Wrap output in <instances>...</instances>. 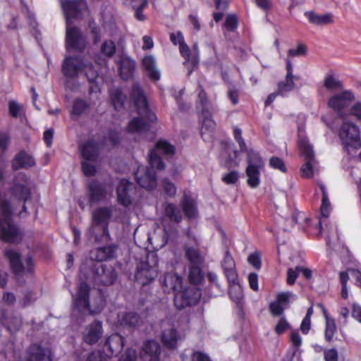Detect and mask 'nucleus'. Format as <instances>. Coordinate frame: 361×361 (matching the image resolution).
<instances>
[{
	"instance_id": "6e6d98bb",
	"label": "nucleus",
	"mask_w": 361,
	"mask_h": 361,
	"mask_svg": "<svg viewBox=\"0 0 361 361\" xmlns=\"http://www.w3.org/2000/svg\"><path fill=\"white\" fill-rule=\"evenodd\" d=\"M290 341L293 347L291 348H298L301 345L302 338L298 331H293L290 333Z\"/></svg>"
},
{
	"instance_id": "a19ab883",
	"label": "nucleus",
	"mask_w": 361,
	"mask_h": 361,
	"mask_svg": "<svg viewBox=\"0 0 361 361\" xmlns=\"http://www.w3.org/2000/svg\"><path fill=\"white\" fill-rule=\"evenodd\" d=\"M320 188L322 192V206H321V213L323 216L328 217L329 215L330 210H331L330 202L327 197V194H326L324 185L321 184Z\"/></svg>"
},
{
	"instance_id": "de8ad7c7",
	"label": "nucleus",
	"mask_w": 361,
	"mask_h": 361,
	"mask_svg": "<svg viewBox=\"0 0 361 361\" xmlns=\"http://www.w3.org/2000/svg\"><path fill=\"white\" fill-rule=\"evenodd\" d=\"M224 25L228 31H235L238 27V19L236 16L233 14L228 15L226 18Z\"/></svg>"
},
{
	"instance_id": "13d9d810",
	"label": "nucleus",
	"mask_w": 361,
	"mask_h": 361,
	"mask_svg": "<svg viewBox=\"0 0 361 361\" xmlns=\"http://www.w3.org/2000/svg\"><path fill=\"white\" fill-rule=\"evenodd\" d=\"M290 327L289 324L284 317H282L279 321L275 327V331L278 334H283L286 329Z\"/></svg>"
},
{
	"instance_id": "6e6552de",
	"label": "nucleus",
	"mask_w": 361,
	"mask_h": 361,
	"mask_svg": "<svg viewBox=\"0 0 361 361\" xmlns=\"http://www.w3.org/2000/svg\"><path fill=\"white\" fill-rule=\"evenodd\" d=\"M338 135L346 150H349L350 147L358 149L361 147L360 131L355 124L350 122L343 123Z\"/></svg>"
},
{
	"instance_id": "9b49d317",
	"label": "nucleus",
	"mask_w": 361,
	"mask_h": 361,
	"mask_svg": "<svg viewBox=\"0 0 361 361\" xmlns=\"http://www.w3.org/2000/svg\"><path fill=\"white\" fill-rule=\"evenodd\" d=\"M5 256L8 259L12 271L16 276H20L26 270L32 273L33 270L32 259L31 257H27L25 262L27 267L25 269L22 262L20 255L13 249H8L5 251Z\"/></svg>"
},
{
	"instance_id": "f704fd0d",
	"label": "nucleus",
	"mask_w": 361,
	"mask_h": 361,
	"mask_svg": "<svg viewBox=\"0 0 361 361\" xmlns=\"http://www.w3.org/2000/svg\"><path fill=\"white\" fill-rule=\"evenodd\" d=\"M295 79H298V77L286 75L285 80L278 85V94L283 96L292 91L295 86L293 82Z\"/></svg>"
},
{
	"instance_id": "49530a36",
	"label": "nucleus",
	"mask_w": 361,
	"mask_h": 361,
	"mask_svg": "<svg viewBox=\"0 0 361 361\" xmlns=\"http://www.w3.org/2000/svg\"><path fill=\"white\" fill-rule=\"evenodd\" d=\"M90 162V161L83 159L81 161L82 170L85 176H94L96 173L97 169L95 166Z\"/></svg>"
},
{
	"instance_id": "e433bc0d",
	"label": "nucleus",
	"mask_w": 361,
	"mask_h": 361,
	"mask_svg": "<svg viewBox=\"0 0 361 361\" xmlns=\"http://www.w3.org/2000/svg\"><path fill=\"white\" fill-rule=\"evenodd\" d=\"M164 211L166 216L169 217L171 221L178 223L182 220L180 211L176 205L171 203L166 204Z\"/></svg>"
},
{
	"instance_id": "774afa93",
	"label": "nucleus",
	"mask_w": 361,
	"mask_h": 361,
	"mask_svg": "<svg viewBox=\"0 0 361 361\" xmlns=\"http://www.w3.org/2000/svg\"><path fill=\"white\" fill-rule=\"evenodd\" d=\"M92 255L95 260L99 262L106 260L108 259V255L104 254L101 247H98L94 252H92Z\"/></svg>"
},
{
	"instance_id": "473e14b6",
	"label": "nucleus",
	"mask_w": 361,
	"mask_h": 361,
	"mask_svg": "<svg viewBox=\"0 0 361 361\" xmlns=\"http://www.w3.org/2000/svg\"><path fill=\"white\" fill-rule=\"evenodd\" d=\"M111 103L116 110L119 111L123 107L126 97L118 88H112L109 90Z\"/></svg>"
},
{
	"instance_id": "1a4fd4ad",
	"label": "nucleus",
	"mask_w": 361,
	"mask_h": 361,
	"mask_svg": "<svg viewBox=\"0 0 361 361\" xmlns=\"http://www.w3.org/2000/svg\"><path fill=\"white\" fill-rule=\"evenodd\" d=\"M201 296L200 290L195 286H189L182 290H178L174 296V305L179 309L195 305Z\"/></svg>"
},
{
	"instance_id": "5fc2aeb1",
	"label": "nucleus",
	"mask_w": 361,
	"mask_h": 361,
	"mask_svg": "<svg viewBox=\"0 0 361 361\" xmlns=\"http://www.w3.org/2000/svg\"><path fill=\"white\" fill-rule=\"evenodd\" d=\"M106 357L107 356L99 350L93 351L89 355L86 361H106Z\"/></svg>"
},
{
	"instance_id": "f257e3e1",
	"label": "nucleus",
	"mask_w": 361,
	"mask_h": 361,
	"mask_svg": "<svg viewBox=\"0 0 361 361\" xmlns=\"http://www.w3.org/2000/svg\"><path fill=\"white\" fill-rule=\"evenodd\" d=\"M175 148L165 140H159L156 144L155 148L150 152L149 161L151 167L138 166L135 176L137 184L146 189L152 190L157 187V180L154 168L163 170L165 165L159 157V154L165 156H172Z\"/></svg>"
},
{
	"instance_id": "58836bf2",
	"label": "nucleus",
	"mask_w": 361,
	"mask_h": 361,
	"mask_svg": "<svg viewBox=\"0 0 361 361\" xmlns=\"http://www.w3.org/2000/svg\"><path fill=\"white\" fill-rule=\"evenodd\" d=\"M336 331V325L334 319L328 318L326 322L324 331L325 340L330 343L332 341L334 334Z\"/></svg>"
},
{
	"instance_id": "09e8293b",
	"label": "nucleus",
	"mask_w": 361,
	"mask_h": 361,
	"mask_svg": "<svg viewBox=\"0 0 361 361\" xmlns=\"http://www.w3.org/2000/svg\"><path fill=\"white\" fill-rule=\"evenodd\" d=\"M269 166L271 168L278 169L282 172H286V167L283 161L277 157H272L269 159Z\"/></svg>"
},
{
	"instance_id": "f03ea898",
	"label": "nucleus",
	"mask_w": 361,
	"mask_h": 361,
	"mask_svg": "<svg viewBox=\"0 0 361 361\" xmlns=\"http://www.w3.org/2000/svg\"><path fill=\"white\" fill-rule=\"evenodd\" d=\"M61 6L66 17V46L68 51L73 49L82 52L85 49L87 41L80 30L71 26V20L78 18L80 13L87 8L85 0H64Z\"/></svg>"
},
{
	"instance_id": "e2e57ef3",
	"label": "nucleus",
	"mask_w": 361,
	"mask_h": 361,
	"mask_svg": "<svg viewBox=\"0 0 361 361\" xmlns=\"http://www.w3.org/2000/svg\"><path fill=\"white\" fill-rule=\"evenodd\" d=\"M170 39L174 45H180L184 42L183 35L180 31L170 34Z\"/></svg>"
},
{
	"instance_id": "7c9ffc66",
	"label": "nucleus",
	"mask_w": 361,
	"mask_h": 361,
	"mask_svg": "<svg viewBox=\"0 0 361 361\" xmlns=\"http://www.w3.org/2000/svg\"><path fill=\"white\" fill-rule=\"evenodd\" d=\"M229 286L228 294L231 299L237 305L241 302L243 298V292L242 287L238 281V279L234 281H228Z\"/></svg>"
},
{
	"instance_id": "412c9836",
	"label": "nucleus",
	"mask_w": 361,
	"mask_h": 361,
	"mask_svg": "<svg viewBox=\"0 0 361 361\" xmlns=\"http://www.w3.org/2000/svg\"><path fill=\"white\" fill-rule=\"evenodd\" d=\"M133 185L126 179L120 180L117 187L118 201L123 206H128L131 203L130 192Z\"/></svg>"
},
{
	"instance_id": "7ed1b4c3",
	"label": "nucleus",
	"mask_w": 361,
	"mask_h": 361,
	"mask_svg": "<svg viewBox=\"0 0 361 361\" xmlns=\"http://www.w3.org/2000/svg\"><path fill=\"white\" fill-rule=\"evenodd\" d=\"M130 97L138 110L140 116L134 118L129 123L127 129L131 133L141 134L149 130L148 122H154L157 116L149 110L143 90L137 83L133 85Z\"/></svg>"
},
{
	"instance_id": "79ce46f5",
	"label": "nucleus",
	"mask_w": 361,
	"mask_h": 361,
	"mask_svg": "<svg viewBox=\"0 0 361 361\" xmlns=\"http://www.w3.org/2000/svg\"><path fill=\"white\" fill-rule=\"evenodd\" d=\"M207 277L211 283V286L216 288L218 290V292L214 294V296L222 295L224 293V288L219 283L217 275L214 272H208Z\"/></svg>"
},
{
	"instance_id": "b1692460",
	"label": "nucleus",
	"mask_w": 361,
	"mask_h": 361,
	"mask_svg": "<svg viewBox=\"0 0 361 361\" xmlns=\"http://www.w3.org/2000/svg\"><path fill=\"white\" fill-rule=\"evenodd\" d=\"M224 274L228 281H234L238 279L235 270V263L228 250L225 252L224 258L221 263Z\"/></svg>"
},
{
	"instance_id": "338daca9",
	"label": "nucleus",
	"mask_w": 361,
	"mask_h": 361,
	"mask_svg": "<svg viewBox=\"0 0 361 361\" xmlns=\"http://www.w3.org/2000/svg\"><path fill=\"white\" fill-rule=\"evenodd\" d=\"M191 361H211V359L208 355L200 351H195L192 355Z\"/></svg>"
},
{
	"instance_id": "a878e982",
	"label": "nucleus",
	"mask_w": 361,
	"mask_h": 361,
	"mask_svg": "<svg viewBox=\"0 0 361 361\" xmlns=\"http://www.w3.org/2000/svg\"><path fill=\"white\" fill-rule=\"evenodd\" d=\"M180 204L185 216L188 219H196L197 217L198 212L196 203L191 197L185 193Z\"/></svg>"
},
{
	"instance_id": "864d4df0",
	"label": "nucleus",
	"mask_w": 361,
	"mask_h": 361,
	"mask_svg": "<svg viewBox=\"0 0 361 361\" xmlns=\"http://www.w3.org/2000/svg\"><path fill=\"white\" fill-rule=\"evenodd\" d=\"M89 27L93 35V42L94 44H97L101 39L100 29L94 22L90 23Z\"/></svg>"
},
{
	"instance_id": "f8f14e48",
	"label": "nucleus",
	"mask_w": 361,
	"mask_h": 361,
	"mask_svg": "<svg viewBox=\"0 0 361 361\" xmlns=\"http://www.w3.org/2000/svg\"><path fill=\"white\" fill-rule=\"evenodd\" d=\"M116 279V273L111 264H100L94 267L93 280L97 284L111 285Z\"/></svg>"
},
{
	"instance_id": "37998d69",
	"label": "nucleus",
	"mask_w": 361,
	"mask_h": 361,
	"mask_svg": "<svg viewBox=\"0 0 361 361\" xmlns=\"http://www.w3.org/2000/svg\"><path fill=\"white\" fill-rule=\"evenodd\" d=\"M197 91H198V95H197L198 105L201 106L202 111H203V109L208 110V109H207V104H208L207 96L206 92L203 90L202 85H198Z\"/></svg>"
},
{
	"instance_id": "0e129e2a",
	"label": "nucleus",
	"mask_w": 361,
	"mask_h": 361,
	"mask_svg": "<svg viewBox=\"0 0 361 361\" xmlns=\"http://www.w3.org/2000/svg\"><path fill=\"white\" fill-rule=\"evenodd\" d=\"M326 361H338V352L335 348L324 350Z\"/></svg>"
},
{
	"instance_id": "72a5a7b5",
	"label": "nucleus",
	"mask_w": 361,
	"mask_h": 361,
	"mask_svg": "<svg viewBox=\"0 0 361 361\" xmlns=\"http://www.w3.org/2000/svg\"><path fill=\"white\" fill-rule=\"evenodd\" d=\"M185 251V257L190 262V265L202 264L204 259L197 248L192 247H186Z\"/></svg>"
},
{
	"instance_id": "bf43d9fd",
	"label": "nucleus",
	"mask_w": 361,
	"mask_h": 361,
	"mask_svg": "<svg viewBox=\"0 0 361 361\" xmlns=\"http://www.w3.org/2000/svg\"><path fill=\"white\" fill-rule=\"evenodd\" d=\"M238 179V175L236 171H231L222 177V180L226 184H234Z\"/></svg>"
},
{
	"instance_id": "c85d7f7f",
	"label": "nucleus",
	"mask_w": 361,
	"mask_h": 361,
	"mask_svg": "<svg viewBox=\"0 0 361 361\" xmlns=\"http://www.w3.org/2000/svg\"><path fill=\"white\" fill-rule=\"evenodd\" d=\"M135 68V63L130 58H123L120 63V75L121 77L126 80L130 78Z\"/></svg>"
},
{
	"instance_id": "680f3d73",
	"label": "nucleus",
	"mask_w": 361,
	"mask_h": 361,
	"mask_svg": "<svg viewBox=\"0 0 361 361\" xmlns=\"http://www.w3.org/2000/svg\"><path fill=\"white\" fill-rule=\"evenodd\" d=\"M136 357L137 355L135 350L128 349L125 354L119 358V361H135Z\"/></svg>"
},
{
	"instance_id": "39448f33",
	"label": "nucleus",
	"mask_w": 361,
	"mask_h": 361,
	"mask_svg": "<svg viewBox=\"0 0 361 361\" xmlns=\"http://www.w3.org/2000/svg\"><path fill=\"white\" fill-rule=\"evenodd\" d=\"M61 71L66 78L70 79L77 78L80 73L85 72L90 82H94L98 75L93 64L80 56H66L62 63Z\"/></svg>"
},
{
	"instance_id": "5701e85b",
	"label": "nucleus",
	"mask_w": 361,
	"mask_h": 361,
	"mask_svg": "<svg viewBox=\"0 0 361 361\" xmlns=\"http://www.w3.org/2000/svg\"><path fill=\"white\" fill-rule=\"evenodd\" d=\"M36 162L35 159L25 151L23 150L18 152L11 162V166L13 170L20 169H29L33 167Z\"/></svg>"
},
{
	"instance_id": "4d7b16f0",
	"label": "nucleus",
	"mask_w": 361,
	"mask_h": 361,
	"mask_svg": "<svg viewBox=\"0 0 361 361\" xmlns=\"http://www.w3.org/2000/svg\"><path fill=\"white\" fill-rule=\"evenodd\" d=\"M249 263L252 264L255 269H259L261 267V259L258 253H252L248 256L247 259Z\"/></svg>"
},
{
	"instance_id": "4468645a",
	"label": "nucleus",
	"mask_w": 361,
	"mask_h": 361,
	"mask_svg": "<svg viewBox=\"0 0 361 361\" xmlns=\"http://www.w3.org/2000/svg\"><path fill=\"white\" fill-rule=\"evenodd\" d=\"M111 190L112 187L111 185L101 183L97 180H91L88 185L90 204L105 200L107 197L108 192Z\"/></svg>"
},
{
	"instance_id": "0eeeda50",
	"label": "nucleus",
	"mask_w": 361,
	"mask_h": 361,
	"mask_svg": "<svg viewBox=\"0 0 361 361\" xmlns=\"http://www.w3.org/2000/svg\"><path fill=\"white\" fill-rule=\"evenodd\" d=\"M90 287L85 281H81L78 286L77 294L74 296V307L81 312L88 311L90 314L99 312L105 305L102 294L97 291L95 298L88 300Z\"/></svg>"
},
{
	"instance_id": "423d86ee",
	"label": "nucleus",
	"mask_w": 361,
	"mask_h": 361,
	"mask_svg": "<svg viewBox=\"0 0 361 361\" xmlns=\"http://www.w3.org/2000/svg\"><path fill=\"white\" fill-rule=\"evenodd\" d=\"M110 207H102L94 209L92 214V223L87 235L96 241L109 240L108 225L111 216Z\"/></svg>"
},
{
	"instance_id": "2eb2a0df",
	"label": "nucleus",
	"mask_w": 361,
	"mask_h": 361,
	"mask_svg": "<svg viewBox=\"0 0 361 361\" xmlns=\"http://www.w3.org/2000/svg\"><path fill=\"white\" fill-rule=\"evenodd\" d=\"M299 147L306 162L301 168L303 176L310 178L313 175L312 165L314 161V152L312 147L306 139L299 140Z\"/></svg>"
},
{
	"instance_id": "c756f323",
	"label": "nucleus",
	"mask_w": 361,
	"mask_h": 361,
	"mask_svg": "<svg viewBox=\"0 0 361 361\" xmlns=\"http://www.w3.org/2000/svg\"><path fill=\"white\" fill-rule=\"evenodd\" d=\"M143 350L149 357V361H159L161 353L159 344L154 341H148L145 343Z\"/></svg>"
},
{
	"instance_id": "6ab92c4d",
	"label": "nucleus",
	"mask_w": 361,
	"mask_h": 361,
	"mask_svg": "<svg viewBox=\"0 0 361 361\" xmlns=\"http://www.w3.org/2000/svg\"><path fill=\"white\" fill-rule=\"evenodd\" d=\"M202 127L201 135L204 140L209 141L212 139L216 123L212 119L209 110H204L201 113Z\"/></svg>"
},
{
	"instance_id": "4be33fe9",
	"label": "nucleus",
	"mask_w": 361,
	"mask_h": 361,
	"mask_svg": "<svg viewBox=\"0 0 361 361\" xmlns=\"http://www.w3.org/2000/svg\"><path fill=\"white\" fill-rule=\"evenodd\" d=\"M182 277L172 271L167 273L162 281L164 290L166 293H170L171 291L177 293L178 290L182 289Z\"/></svg>"
},
{
	"instance_id": "603ef678",
	"label": "nucleus",
	"mask_w": 361,
	"mask_h": 361,
	"mask_svg": "<svg viewBox=\"0 0 361 361\" xmlns=\"http://www.w3.org/2000/svg\"><path fill=\"white\" fill-rule=\"evenodd\" d=\"M284 307L282 306L277 300L270 303L269 310L274 316H279L283 314Z\"/></svg>"
},
{
	"instance_id": "c03bdc74",
	"label": "nucleus",
	"mask_w": 361,
	"mask_h": 361,
	"mask_svg": "<svg viewBox=\"0 0 361 361\" xmlns=\"http://www.w3.org/2000/svg\"><path fill=\"white\" fill-rule=\"evenodd\" d=\"M290 299L295 300L296 295L291 292H283L278 294L276 300L282 306L286 307Z\"/></svg>"
},
{
	"instance_id": "f3484780",
	"label": "nucleus",
	"mask_w": 361,
	"mask_h": 361,
	"mask_svg": "<svg viewBox=\"0 0 361 361\" xmlns=\"http://www.w3.org/2000/svg\"><path fill=\"white\" fill-rule=\"evenodd\" d=\"M100 147L97 142L94 140H88L79 145V151L81 157L91 162L95 161L99 154Z\"/></svg>"
},
{
	"instance_id": "a18cd8bd",
	"label": "nucleus",
	"mask_w": 361,
	"mask_h": 361,
	"mask_svg": "<svg viewBox=\"0 0 361 361\" xmlns=\"http://www.w3.org/2000/svg\"><path fill=\"white\" fill-rule=\"evenodd\" d=\"M87 104L82 99H75L73 102L72 114L80 115L87 109Z\"/></svg>"
},
{
	"instance_id": "ea45409f",
	"label": "nucleus",
	"mask_w": 361,
	"mask_h": 361,
	"mask_svg": "<svg viewBox=\"0 0 361 361\" xmlns=\"http://www.w3.org/2000/svg\"><path fill=\"white\" fill-rule=\"evenodd\" d=\"M116 50L115 42L111 39L104 40L100 48L101 53L109 58L112 57L115 54Z\"/></svg>"
},
{
	"instance_id": "ddd939ff",
	"label": "nucleus",
	"mask_w": 361,
	"mask_h": 361,
	"mask_svg": "<svg viewBox=\"0 0 361 361\" xmlns=\"http://www.w3.org/2000/svg\"><path fill=\"white\" fill-rule=\"evenodd\" d=\"M355 95L350 90H344L329 97L328 106L342 116V111L354 100Z\"/></svg>"
},
{
	"instance_id": "8fccbe9b",
	"label": "nucleus",
	"mask_w": 361,
	"mask_h": 361,
	"mask_svg": "<svg viewBox=\"0 0 361 361\" xmlns=\"http://www.w3.org/2000/svg\"><path fill=\"white\" fill-rule=\"evenodd\" d=\"M307 54V47L304 44H299L297 49H290L288 51V56H305Z\"/></svg>"
},
{
	"instance_id": "c9c22d12",
	"label": "nucleus",
	"mask_w": 361,
	"mask_h": 361,
	"mask_svg": "<svg viewBox=\"0 0 361 361\" xmlns=\"http://www.w3.org/2000/svg\"><path fill=\"white\" fill-rule=\"evenodd\" d=\"M202 265H190L188 279L192 284H200L203 280V274L201 269Z\"/></svg>"
},
{
	"instance_id": "4c0bfd02",
	"label": "nucleus",
	"mask_w": 361,
	"mask_h": 361,
	"mask_svg": "<svg viewBox=\"0 0 361 361\" xmlns=\"http://www.w3.org/2000/svg\"><path fill=\"white\" fill-rule=\"evenodd\" d=\"M324 87L331 92L338 91L343 89L342 82L332 75H327L324 80Z\"/></svg>"
},
{
	"instance_id": "cd10ccee",
	"label": "nucleus",
	"mask_w": 361,
	"mask_h": 361,
	"mask_svg": "<svg viewBox=\"0 0 361 361\" xmlns=\"http://www.w3.org/2000/svg\"><path fill=\"white\" fill-rule=\"evenodd\" d=\"M142 66L145 68L148 76L153 80H158L160 78L159 71L156 67L155 59L152 56H147L142 59Z\"/></svg>"
},
{
	"instance_id": "aec40b11",
	"label": "nucleus",
	"mask_w": 361,
	"mask_h": 361,
	"mask_svg": "<svg viewBox=\"0 0 361 361\" xmlns=\"http://www.w3.org/2000/svg\"><path fill=\"white\" fill-rule=\"evenodd\" d=\"M102 334V323L94 321L86 328L83 338L85 343L92 345L96 343Z\"/></svg>"
},
{
	"instance_id": "dca6fc26",
	"label": "nucleus",
	"mask_w": 361,
	"mask_h": 361,
	"mask_svg": "<svg viewBox=\"0 0 361 361\" xmlns=\"http://www.w3.org/2000/svg\"><path fill=\"white\" fill-rule=\"evenodd\" d=\"M157 276V270L156 267L150 266L147 262H141L137 264L135 278L142 286L148 284Z\"/></svg>"
},
{
	"instance_id": "393cba45",
	"label": "nucleus",
	"mask_w": 361,
	"mask_h": 361,
	"mask_svg": "<svg viewBox=\"0 0 361 361\" xmlns=\"http://www.w3.org/2000/svg\"><path fill=\"white\" fill-rule=\"evenodd\" d=\"M140 316L135 312L121 313L118 315V323L125 328H135L141 324Z\"/></svg>"
},
{
	"instance_id": "a211bd4d",
	"label": "nucleus",
	"mask_w": 361,
	"mask_h": 361,
	"mask_svg": "<svg viewBox=\"0 0 361 361\" xmlns=\"http://www.w3.org/2000/svg\"><path fill=\"white\" fill-rule=\"evenodd\" d=\"M123 347V338L118 334H114L111 335L106 340L104 345V353L107 357L111 355H116L122 350Z\"/></svg>"
},
{
	"instance_id": "20e7f679",
	"label": "nucleus",
	"mask_w": 361,
	"mask_h": 361,
	"mask_svg": "<svg viewBox=\"0 0 361 361\" xmlns=\"http://www.w3.org/2000/svg\"><path fill=\"white\" fill-rule=\"evenodd\" d=\"M233 136L239 145L241 152H247V166L245 170L247 176V183L252 188H257L260 184V173L264 168V162L260 154L250 149H247L242 137V130L238 127L233 128Z\"/></svg>"
},
{
	"instance_id": "3c124183",
	"label": "nucleus",
	"mask_w": 361,
	"mask_h": 361,
	"mask_svg": "<svg viewBox=\"0 0 361 361\" xmlns=\"http://www.w3.org/2000/svg\"><path fill=\"white\" fill-rule=\"evenodd\" d=\"M162 184L164 190L167 195L173 197L176 195V188L173 183L168 179H164Z\"/></svg>"
},
{
	"instance_id": "2f4dec72",
	"label": "nucleus",
	"mask_w": 361,
	"mask_h": 361,
	"mask_svg": "<svg viewBox=\"0 0 361 361\" xmlns=\"http://www.w3.org/2000/svg\"><path fill=\"white\" fill-rule=\"evenodd\" d=\"M162 342L168 348H175L178 341V334L175 329H165L162 333Z\"/></svg>"
},
{
	"instance_id": "bb28decb",
	"label": "nucleus",
	"mask_w": 361,
	"mask_h": 361,
	"mask_svg": "<svg viewBox=\"0 0 361 361\" xmlns=\"http://www.w3.org/2000/svg\"><path fill=\"white\" fill-rule=\"evenodd\" d=\"M305 16L308 18L310 23L315 25H325L333 23L331 13L319 15L313 11H307L305 13Z\"/></svg>"
},
{
	"instance_id": "69168bd1",
	"label": "nucleus",
	"mask_w": 361,
	"mask_h": 361,
	"mask_svg": "<svg viewBox=\"0 0 361 361\" xmlns=\"http://www.w3.org/2000/svg\"><path fill=\"white\" fill-rule=\"evenodd\" d=\"M179 51L181 56L185 59L187 62L190 61V49L185 44V41L179 45Z\"/></svg>"
},
{
	"instance_id": "052dcab7",
	"label": "nucleus",
	"mask_w": 361,
	"mask_h": 361,
	"mask_svg": "<svg viewBox=\"0 0 361 361\" xmlns=\"http://www.w3.org/2000/svg\"><path fill=\"white\" fill-rule=\"evenodd\" d=\"M299 274L300 272L297 270V267L295 269L289 268L287 271V283L289 285H293L298 278Z\"/></svg>"
},
{
	"instance_id": "9d476101",
	"label": "nucleus",
	"mask_w": 361,
	"mask_h": 361,
	"mask_svg": "<svg viewBox=\"0 0 361 361\" xmlns=\"http://www.w3.org/2000/svg\"><path fill=\"white\" fill-rule=\"evenodd\" d=\"M12 196L24 203L30 197V180L25 174H18L11 188Z\"/></svg>"
}]
</instances>
